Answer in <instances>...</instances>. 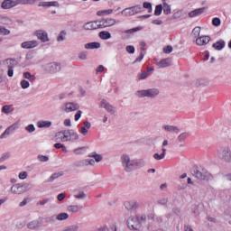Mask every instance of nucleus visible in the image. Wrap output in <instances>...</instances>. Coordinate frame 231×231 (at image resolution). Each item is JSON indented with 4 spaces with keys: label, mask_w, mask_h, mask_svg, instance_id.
<instances>
[{
    "label": "nucleus",
    "mask_w": 231,
    "mask_h": 231,
    "mask_svg": "<svg viewBox=\"0 0 231 231\" xmlns=\"http://www.w3.org/2000/svg\"><path fill=\"white\" fill-rule=\"evenodd\" d=\"M143 28L142 26H137L129 30H125V31H122V33H136V32H141V30H143Z\"/></svg>",
    "instance_id": "obj_36"
},
{
    "label": "nucleus",
    "mask_w": 231,
    "mask_h": 231,
    "mask_svg": "<svg viewBox=\"0 0 231 231\" xmlns=\"http://www.w3.org/2000/svg\"><path fill=\"white\" fill-rule=\"evenodd\" d=\"M162 5H162L163 14L165 15L171 14V13L172 12L171 5L169 4H167V2H162Z\"/></svg>",
    "instance_id": "obj_31"
},
{
    "label": "nucleus",
    "mask_w": 231,
    "mask_h": 231,
    "mask_svg": "<svg viewBox=\"0 0 231 231\" xmlns=\"http://www.w3.org/2000/svg\"><path fill=\"white\" fill-rule=\"evenodd\" d=\"M225 46H226L225 40H219L217 42L213 43L212 48H214V50H217V51H221V50H223Z\"/></svg>",
    "instance_id": "obj_21"
},
{
    "label": "nucleus",
    "mask_w": 231,
    "mask_h": 231,
    "mask_svg": "<svg viewBox=\"0 0 231 231\" xmlns=\"http://www.w3.org/2000/svg\"><path fill=\"white\" fill-rule=\"evenodd\" d=\"M98 21L100 30L104 28H110V26H115V24H116V20L114 18H103Z\"/></svg>",
    "instance_id": "obj_7"
},
{
    "label": "nucleus",
    "mask_w": 231,
    "mask_h": 231,
    "mask_svg": "<svg viewBox=\"0 0 231 231\" xmlns=\"http://www.w3.org/2000/svg\"><path fill=\"white\" fill-rule=\"evenodd\" d=\"M86 160L76 161L73 162L74 167H86Z\"/></svg>",
    "instance_id": "obj_44"
},
{
    "label": "nucleus",
    "mask_w": 231,
    "mask_h": 231,
    "mask_svg": "<svg viewBox=\"0 0 231 231\" xmlns=\"http://www.w3.org/2000/svg\"><path fill=\"white\" fill-rule=\"evenodd\" d=\"M17 127H19L17 123L13 124L12 125H10L5 130V132L0 135V138L3 140V138H5V136L12 134V133H14V131H15Z\"/></svg>",
    "instance_id": "obj_15"
},
{
    "label": "nucleus",
    "mask_w": 231,
    "mask_h": 231,
    "mask_svg": "<svg viewBox=\"0 0 231 231\" xmlns=\"http://www.w3.org/2000/svg\"><path fill=\"white\" fill-rule=\"evenodd\" d=\"M74 198L76 199H84V198H87V195L84 191H80L78 195H74Z\"/></svg>",
    "instance_id": "obj_56"
},
{
    "label": "nucleus",
    "mask_w": 231,
    "mask_h": 231,
    "mask_svg": "<svg viewBox=\"0 0 231 231\" xmlns=\"http://www.w3.org/2000/svg\"><path fill=\"white\" fill-rule=\"evenodd\" d=\"M25 59L26 60H32L33 59V53L32 51L27 52Z\"/></svg>",
    "instance_id": "obj_64"
},
{
    "label": "nucleus",
    "mask_w": 231,
    "mask_h": 231,
    "mask_svg": "<svg viewBox=\"0 0 231 231\" xmlns=\"http://www.w3.org/2000/svg\"><path fill=\"white\" fill-rule=\"evenodd\" d=\"M25 131H27V133H35V125H33L32 124L27 125L25 127Z\"/></svg>",
    "instance_id": "obj_55"
},
{
    "label": "nucleus",
    "mask_w": 231,
    "mask_h": 231,
    "mask_svg": "<svg viewBox=\"0 0 231 231\" xmlns=\"http://www.w3.org/2000/svg\"><path fill=\"white\" fill-rule=\"evenodd\" d=\"M51 125V121H39L37 126L39 129H48Z\"/></svg>",
    "instance_id": "obj_24"
},
{
    "label": "nucleus",
    "mask_w": 231,
    "mask_h": 231,
    "mask_svg": "<svg viewBox=\"0 0 231 231\" xmlns=\"http://www.w3.org/2000/svg\"><path fill=\"white\" fill-rule=\"evenodd\" d=\"M41 226V221L39 220H32L27 224V228L29 230H36V228H39Z\"/></svg>",
    "instance_id": "obj_22"
},
{
    "label": "nucleus",
    "mask_w": 231,
    "mask_h": 231,
    "mask_svg": "<svg viewBox=\"0 0 231 231\" xmlns=\"http://www.w3.org/2000/svg\"><path fill=\"white\" fill-rule=\"evenodd\" d=\"M0 33L2 35H10V30L6 29L5 27L0 26Z\"/></svg>",
    "instance_id": "obj_54"
},
{
    "label": "nucleus",
    "mask_w": 231,
    "mask_h": 231,
    "mask_svg": "<svg viewBox=\"0 0 231 231\" xmlns=\"http://www.w3.org/2000/svg\"><path fill=\"white\" fill-rule=\"evenodd\" d=\"M89 158H94L95 162H97V163L102 162L103 158L101 154L97 153V152H93L91 153H89Z\"/></svg>",
    "instance_id": "obj_30"
},
{
    "label": "nucleus",
    "mask_w": 231,
    "mask_h": 231,
    "mask_svg": "<svg viewBox=\"0 0 231 231\" xmlns=\"http://www.w3.org/2000/svg\"><path fill=\"white\" fill-rule=\"evenodd\" d=\"M135 95L138 97V98H151L152 100L154 98H158L160 96V89L152 88L148 89L137 90Z\"/></svg>",
    "instance_id": "obj_2"
},
{
    "label": "nucleus",
    "mask_w": 231,
    "mask_h": 231,
    "mask_svg": "<svg viewBox=\"0 0 231 231\" xmlns=\"http://www.w3.org/2000/svg\"><path fill=\"white\" fill-rule=\"evenodd\" d=\"M23 79H26L27 80H31V82H35V76L32 75L30 72H24L23 73Z\"/></svg>",
    "instance_id": "obj_41"
},
{
    "label": "nucleus",
    "mask_w": 231,
    "mask_h": 231,
    "mask_svg": "<svg viewBox=\"0 0 231 231\" xmlns=\"http://www.w3.org/2000/svg\"><path fill=\"white\" fill-rule=\"evenodd\" d=\"M37 160H38V162H42L43 163H46V162H50V157H48L46 155L39 154L37 156Z\"/></svg>",
    "instance_id": "obj_46"
},
{
    "label": "nucleus",
    "mask_w": 231,
    "mask_h": 231,
    "mask_svg": "<svg viewBox=\"0 0 231 231\" xmlns=\"http://www.w3.org/2000/svg\"><path fill=\"white\" fill-rule=\"evenodd\" d=\"M208 42H210V36L204 35L196 39L197 46H207Z\"/></svg>",
    "instance_id": "obj_16"
},
{
    "label": "nucleus",
    "mask_w": 231,
    "mask_h": 231,
    "mask_svg": "<svg viewBox=\"0 0 231 231\" xmlns=\"http://www.w3.org/2000/svg\"><path fill=\"white\" fill-rule=\"evenodd\" d=\"M18 178L20 180H26V178H28V172H26V171L20 172L18 175Z\"/></svg>",
    "instance_id": "obj_61"
},
{
    "label": "nucleus",
    "mask_w": 231,
    "mask_h": 231,
    "mask_svg": "<svg viewBox=\"0 0 231 231\" xmlns=\"http://www.w3.org/2000/svg\"><path fill=\"white\" fill-rule=\"evenodd\" d=\"M20 86L22 89H28V88H30V81L26 79H22L20 82Z\"/></svg>",
    "instance_id": "obj_45"
},
{
    "label": "nucleus",
    "mask_w": 231,
    "mask_h": 231,
    "mask_svg": "<svg viewBox=\"0 0 231 231\" xmlns=\"http://www.w3.org/2000/svg\"><path fill=\"white\" fill-rule=\"evenodd\" d=\"M132 10H133L134 15H136V14H141L142 13V5H137L132 6Z\"/></svg>",
    "instance_id": "obj_48"
},
{
    "label": "nucleus",
    "mask_w": 231,
    "mask_h": 231,
    "mask_svg": "<svg viewBox=\"0 0 231 231\" xmlns=\"http://www.w3.org/2000/svg\"><path fill=\"white\" fill-rule=\"evenodd\" d=\"M186 138H189V132H184V133L180 134L177 137V140H178V142H180L181 143L185 141Z\"/></svg>",
    "instance_id": "obj_40"
},
{
    "label": "nucleus",
    "mask_w": 231,
    "mask_h": 231,
    "mask_svg": "<svg viewBox=\"0 0 231 231\" xmlns=\"http://www.w3.org/2000/svg\"><path fill=\"white\" fill-rule=\"evenodd\" d=\"M169 203V199L162 198L157 201V205H167Z\"/></svg>",
    "instance_id": "obj_58"
},
{
    "label": "nucleus",
    "mask_w": 231,
    "mask_h": 231,
    "mask_svg": "<svg viewBox=\"0 0 231 231\" xmlns=\"http://www.w3.org/2000/svg\"><path fill=\"white\" fill-rule=\"evenodd\" d=\"M79 59H80V60H86V59H88V52L86 51H82L79 54Z\"/></svg>",
    "instance_id": "obj_60"
},
{
    "label": "nucleus",
    "mask_w": 231,
    "mask_h": 231,
    "mask_svg": "<svg viewBox=\"0 0 231 231\" xmlns=\"http://www.w3.org/2000/svg\"><path fill=\"white\" fill-rule=\"evenodd\" d=\"M12 111V106H10L9 105H5L2 107V113H4L5 115H10Z\"/></svg>",
    "instance_id": "obj_47"
},
{
    "label": "nucleus",
    "mask_w": 231,
    "mask_h": 231,
    "mask_svg": "<svg viewBox=\"0 0 231 231\" xmlns=\"http://www.w3.org/2000/svg\"><path fill=\"white\" fill-rule=\"evenodd\" d=\"M37 0H16L17 6L18 5H35Z\"/></svg>",
    "instance_id": "obj_38"
},
{
    "label": "nucleus",
    "mask_w": 231,
    "mask_h": 231,
    "mask_svg": "<svg viewBox=\"0 0 231 231\" xmlns=\"http://www.w3.org/2000/svg\"><path fill=\"white\" fill-rule=\"evenodd\" d=\"M83 151H86V147H79V148H76L75 150H74V153L75 154H82V152Z\"/></svg>",
    "instance_id": "obj_62"
},
{
    "label": "nucleus",
    "mask_w": 231,
    "mask_h": 231,
    "mask_svg": "<svg viewBox=\"0 0 231 231\" xmlns=\"http://www.w3.org/2000/svg\"><path fill=\"white\" fill-rule=\"evenodd\" d=\"M162 154L160 153L153 154L154 160H163V158H165V154H167V149L162 148Z\"/></svg>",
    "instance_id": "obj_34"
},
{
    "label": "nucleus",
    "mask_w": 231,
    "mask_h": 231,
    "mask_svg": "<svg viewBox=\"0 0 231 231\" xmlns=\"http://www.w3.org/2000/svg\"><path fill=\"white\" fill-rule=\"evenodd\" d=\"M60 176H64V171L52 173L47 181L48 183H51L52 181H55V180H57L58 178H60Z\"/></svg>",
    "instance_id": "obj_25"
},
{
    "label": "nucleus",
    "mask_w": 231,
    "mask_h": 231,
    "mask_svg": "<svg viewBox=\"0 0 231 231\" xmlns=\"http://www.w3.org/2000/svg\"><path fill=\"white\" fill-rule=\"evenodd\" d=\"M22 188L23 189V192H28V190H32V189H33V185L30 183H24L22 184Z\"/></svg>",
    "instance_id": "obj_50"
},
{
    "label": "nucleus",
    "mask_w": 231,
    "mask_h": 231,
    "mask_svg": "<svg viewBox=\"0 0 231 231\" xmlns=\"http://www.w3.org/2000/svg\"><path fill=\"white\" fill-rule=\"evenodd\" d=\"M157 65H159V68H169L171 66V59H163Z\"/></svg>",
    "instance_id": "obj_29"
},
{
    "label": "nucleus",
    "mask_w": 231,
    "mask_h": 231,
    "mask_svg": "<svg viewBox=\"0 0 231 231\" xmlns=\"http://www.w3.org/2000/svg\"><path fill=\"white\" fill-rule=\"evenodd\" d=\"M98 35L102 41H108V39H111V32L107 31H101Z\"/></svg>",
    "instance_id": "obj_26"
},
{
    "label": "nucleus",
    "mask_w": 231,
    "mask_h": 231,
    "mask_svg": "<svg viewBox=\"0 0 231 231\" xmlns=\"http://www.w3.org/2000/svg\"><path fill=\"white\" fill-rule=\"evenodd\" d=\"M218 158L225 163H231V150L228 146L221 147L218 151Z\"/></svg>",
    "instance_id": "obj_4"
},
{
    "label": "nucleus",
    "mask_w": 231,
    "mask_h": 231,
    "mask_svg": "<svg viewBox=\"0 0 231 231\" xmlns=\"http://www.w3.org/2000/svg\"><path fill=\"white\" fill-rule=\"evenodd\" d=\"M143 57H144L143 52H140L139 57L134 60L133 64H136V62H142V60H143Z\"/></svg>",
    "instance_id": "obj_59"
},
{
    "label": "nucleus",
    "mask_w": 231,
    "mask_h": 231,
    "mask_svg": "<svg viewBox=\"0 0 231 231\" xmlns=\"http://www.w3.org/2000/svg\"><path fill=\"white\" fill-rule=\"evenodd\" d=\"M190 172L194 178L199 180L200 181H210L214 180V176H212L211 173L207 171V169L201 166H193L190 169Z\"/></svg>",
    "instance_id": "obj_1"
},
{
    "label": "nucleus",
    "mask_w": 231,
    "mask_h": 231,
    "mask_svg": "<svg viewBox=\"0 0 231 231\" xmlns=\"http://www.w3.org/2000/svg\"><path fill=\"white\" fill-rule=\"evenodd\" d=\"M84 30H100L99 21L88 22L84 24Z\"/></svg>",
    "instance_id": "obj_13"
},
{
    "label": "nucleus",
    "mask_w": 231,
    "mask_h": 231,
    "mask_svg": "<svg viewBox=\"0 0 231 231\" xmlns=\"http://www.w3.org/2000/svg\"><path fill=\"white\" fill-rule=\"evenodd\" d=\"M80 106L75 102H67L60 106V109L61 113H73V111H79Z\"/></svg>",
    "instance_id": "obj_5"
},
{
    "label": "nucleus",
    "mask_w": 231,
    "mask_h": 231,
    "mask_svg": "<svg viewBox=\"0 0 231 231\" xmlns=\"http://www.w3.org/2000/svg\"><path fill=\"white\" fill-rule=\"evenodd\" d=\"M147 77H149V74L147 73V71H143L141 74L138 75V79L145 80V79H147Z\"/></svg>",
    "instance_id": "obj_53"
},
{
    "label": "nucleus",
    "mask_w": 231,
    "mask_h": 231,
    "mask_svg": "<svg viewBox=\"0 0 231 231\" xmlns=\"http://www.w3.org/2000/svg\"><path fill=\"white\" fill-rule=\"evenodd\" d=\"M66 40V31H61L57 38L58 42H62Z\"/></svg>",
    "instance_id": "obj_49"
},
{
    "label": "nucleus",
    "mask_w": 231,
    "mask_h": 231,
    "mask_svg": "<svg viewBox=\"0 0 231 231\" xmlns=\"http://www.w3.org/2000/svg\"><path fill=\"white\" fill-rule=\"evenodd\" d=\"M143 8H145V10H148V14L152 13V4H151L150 2L143 3Z\"/></svg>",
    "instance_id": "obj_43"
},
{
    "label": "nucleus",
    "mask_w": 231,
    "mask_h": 231,
    "mask_svg": "<svg viewBox=\"0 0 231 231\" xmlns=\"http://www.w3.org/2000/svg\"><path fill=\"white\" fill-rule=\"evenodd\" d=\"M9 60L8 66H7V77H14V68L17 66V61L14 59H8Z\"/></svg>",
    "instance_id": "obj_14"
},
{
    "label": "nucleus",
    "mask_w": 231,
    "mask_h": 231,
    "mask_svg": "<svg viewBox=\"0 0 231 231\" xmlns=\"http://www.w3.org/2000/svg\"><path fill=\"white\" fill-rule=\"evenodd\" d=\"M163 52L164 53H172V46L168 45L163 48Z\"/></svg>",
    "instance_id": "obj_63"
},
{
    "label": "nucleus",
    "mask_w": 231,
    "mask_h": 231,
    "mask_svg": "<svg viewBox=\"0 0 231 231\" xmlns=\"http://www.w3.org/2000/svg\"><path fill=\"white\" fill-rule=\"evenodd\" d=\"M213 26H221V19L219 17H215L212 19Z\"/></svg>",
    "instance_id": "obj_52"
},
{
    "label": "nucleus",
    "mask_w": 231,
    "mask_h": 231,
    "mask_svg": "<svg viewBox=\"0 0 231 231\" xmlns=\"http://www.w3.org/2000/svg\"><path fill=\"white\" fill-rule=\"evenodd\" d=\"M34 35H36V37L42 42H50V38L48 37V32H46V31L38 30L34 32Z\"/></svg>",
    "instance_id": "obj_10"
},
{
    "label": "nucleus",
    "mask_w": 231,
    "mask_h": 231,
    "mask_svg": "<svg viewBox=\"0 0 231 231\" xmlns=\"http://www.w3.org/2000/svg\"><path fill=\"white\" fill-rule=\"evenodd\" d=\"M124 205L125 208L129 211L140 208V202L136 199L125 201Z\"/></svg>",
    "instance_id": "obj_8"
},
{
    "label": "nucleus",
    "mask_w": 231,
    "mask_h": 231,
    "mask_svg": "<svg viewBox=\"0 0 231 231\" xmlns=\"http://www.w3.org/2000/svg\"><path fill=\"white\" fill-rule=\"evenodd\" d=\"M15 6H17V0H4L1 5L3 10H10Z\"/></svg>",
    "instance_id": "obj_11"
},
{
    "label": "nucleus",
    "mask_w": 231,
    "mask_h": 231,
    "mask_svg": "<svg viewBox=\"0 0 231 231\" xmlns=\"http://www.w3.org/2000/svg\"><path fill=\"white\" fill-rule=\"evenodd\" d=\"M37 46H39V42L35 40L23 42L21 44V47L23 48V50H32L33 48H37Z\"/></svg>",
    "instance_id": "obj_12"
},
{
    "label": "nucleus",
    "mask_w": 231,
    "mask_h": 231,
    "mask_svg": "<svg viewBox=\"0 0 231 231\" xmlns=\"http://www.w3.org/2000/svg\"><path fill=\"white\" fill-rule=\"evenodd\" d=\"M11 154L10 152H4L2 156L0 157V163H3V162H5V160H8L10 158Z\"/></svg>",
    "instance_id": "obj_51"
},
{
    "label": "nucleus",
    "mask_w": 231,
    "mask_h": 231,
    "mask_svg": "<svg viewBox=\"0 0 231 231\" xmlns=\"http://www.w3.org/2000/svg\"><path fill=\"white\" fill-rule=\"evenodd\" d=\"M205 10H207V7L198 8L189 13V17H198L201 15L202 14H205Z\"/></svg>",
    "instance_id": "obj_18"
},
{
    "label": "nucleus",
    "mask_w": 231,
    "mask_h": 231,
    "mask_svg": "<svg viewBox=\"0 0 231 231\" xmlns=\"http://www.w3.org/2000/svg\"><path fill=\"white\" fill-rule=\"evenodd\" d=\"M145 165V161L143 159H135L134 160V171H138Z\"/></svg>",
    "instance_id": "obj_20"
},
{
    "label": "nucleus",
    "mask_w": 231,
    "mask_h": 231,
    "mask_svg": "<svg viewBox=\"0 0 231 231\" xmlns=\"http://www.w3.org/2000/svg\"><path fill=\"white\" fill-rule=\"evenodd\" d=\"M69 217V215L68 213H60L56 216V219L58 221H64Z\"/></svg>",
    "instance_id": "obj_39"
},
{
    "label": "nucleus",
    "mask_w": 231,
    "mask_h": 231,
    "mask_svg": "<svg viewBox=\"0 0 231 231\" xmlns=\"http://www.w3.org/2000/svg\"><path fill=\"white\" fill-rule=\"evenodd\" d=\"M79 134L75 132V130H70V134L69 135V142H75L76 140H79Z\"/></svg>",
    "instance_id": "obj_35"
},
{
    "label": "nucleus",
    "mask_w": 231,
    "mask_h": 231,
    "mask_svg": "<svg viewBox=\"0 0 231 231\" xmlns=\"http://www.w3.org/2000/svg\"><path fill=\"white\" fill-rule=\"evenodd\" d=\"M12 194H24V190L23 189V184L17 183L11 187Z\"/></svg>",
    "instance_id": "obj_17"
},
{
    "label": "nucleus",
    "mask_w": 231,
    "mask_h": 231,
    "mask_svg": "<svg viewBox=\"0 0 231 231\" xmlns=\"http://www.w3.org/2000/svg\"><path fill=\"white\" fill-rule=\"evenodd\" d=\"M166 133H175V134H179L180 133V128L178 126L171 125H166L162 127Z\"/></svg>",
    "instance_id": "obj_19"
},
{
    "label": "nucleus",
    "mask_w": 231,
    "mask_h": 231,
    "mask_svg": "<svg viewBox=\"0 0 231 231\" xmlns=\"http://www.w3.org/2000/svg\"><path fill=\"white\" fill-rule=\"evenodd\" d=\"M121 162L125 172H133L134 171V160H131L129 155L123 154L121 156Z\"/></svg>",
    "instance_id": "obj_3"
},
{
    "label": "nucleus",
    "mask_w": 231,
    "mask_h": 231,
    "mask_svg": "<svg viewBox=\"0 0 231 231\" xmlns=\"http://www.w3.org/2000/svg\"><path fill=\"white\" fill-rule=\"evenodd\" d=\"M100 48V42H92L85 44L86 50H98Z\"/></svg>",
    "instance_id": "obj_23"
},
{
    "label": "nucleus",
    "mask_w": 231,
    "mask_h": 231,
    "mask_svg": "<svg viewBox=\"0 0 231 231\" xmlns=\"http://www.w3.org/2000/svg\"><path fill=\"white\" fill-rule=\"evenodd\" d=\"M100 107L106 109V111H107V113H110V115H115L116 113L115 106H113V105H110V103L107 102V100L106 99L101 100Z\"/></svg>",
    "instance_id": "obj_9"
},
{
    "label": "nucleus",
    "mask_w": 231,
    "mask_h": 231,
    "mask_svg": "<svg viewBox=\"0 0 231 231\" xmlns=\"http://www.w3.org/2000/svg\"><path fill=\"white\" fill-rule=\"evenodd\" d=\"M135 219L139 223V225H142L145 223V221H147V216L145 215L136 216Z\"/></svg>",
    "instance_id": "obj_42"
},
{
    "label": "nucleus",
    "mask_w": 231,
    "mask_h": 231,
    "mask_svg": "<svg viewBox=\"0 0 231 231\" xmlns=\"http://www.w3.org/2000/svg\"><path fill=\"white\" fill-rule=\"evenodd\" d=\"M43 69L46 73H59V71L61 69L60 63H47L43 66Z\"/></svg>",
    "instance_id": "obj_6"
},
{
    "label": "nucleus",
    "mask_w": 231,
    "mask_h": 231,
    "mask_svg": "<svg viewBox=\"0 0 231 231\" xmlns=\"http://www.w3.org/2000/svg\"><path fill=\"white\" fill-rule=\"evenodd\" d=\"M199 33H201V27L197 26L191 32V37L194 39L199 38Z\"/></svg>",
    "instance_id": "obj_33"
},
{
    "label": "nucleus",
    "mask_w": 231,
    "mask_h": 231,
    "mask_svg": "<svg viewBox=\"0 0 231 231\" xmlns=\"http://www.w3.org/2000/svg\"><path fill=\"white\" fill-rule=\"evenodd\" d=\"M121 14L122 15H125V17H132V15H134V13H133V7L124 9Z\"/></svg>",
    "instance_id": "obj_32"
},
{
    "label": "nucleus",
    "mask_w": 231,
    "mask_h": 231,
    "mask_svg": "<svg viewBox=\"0 0 231 231\" xmlns=\"http://www.w3.org/2000/svg\"><path fill=\"white\" fill-rule=\"evenodd\" d=\"M83 208H84L82 206L73 205V206L68 207V211L72 213H77V212H80V210H82Z\"/></svg>",
    "instance_id": "obj_28"
},
{
    "label": "nucleus",
    "mask_w": 231,
    "mask_h": 231,
    "mask_svg": "<svg viewBox=\"0 0 231 231\" xmlns=\"http://www.w3.org/2000/svg\"><path fill=\"white\" fill-rule=\"evenodd\" d=\"M163 12V5L162 4L157 5L155 6V10H154V15L156 16H160L162 15V13Z\"/></svg>",
    "instance_id": "obj_37"
},
{
    "label": "nucleus",
    "mask_w": 231,
    "mask_h": 231,
    "mask_svg": "<svg viewBox=\"0 0 231 231\" xmlns=\"http://www.w3.org/2000/svg\"><path fill=\"white\" fill-rule=\"evenodd\" d=\"M42 6H43V8H50V6H55L56 8H59V6H60V5L59 4V2L57 1H53V2H43L42 4Z\"/></svg>",
    "instance_id": "obj_27"
},
{
    "label": "nucleus",
    "mask_w": 231,
    "mask_h": 231,
    "mask_svg": "<svg viewBox=\"0 0 231 231\" xmlns=\"http://www.w3.org/2000/svg\"><path fill=\"white\" fill-rule=\"evenodd\" d=\"M126 51L127 53L133 54L134 51H136V49L133 45L126 46Z\"/></svg>",
    "instance_id": "obj_57"
}]
</instances>
